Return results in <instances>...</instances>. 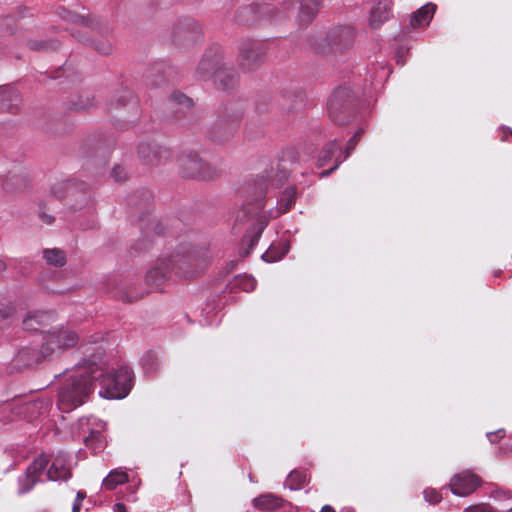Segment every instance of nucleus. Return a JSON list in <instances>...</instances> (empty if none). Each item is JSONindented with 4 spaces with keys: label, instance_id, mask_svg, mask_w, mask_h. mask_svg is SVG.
<instances>
[{
    "label": "nucleus",
    "instance_id": "24",
    "mask_svg": "<svg viewBox=\"0 0 512 512\" xmlns=\"http://www.w3.org/2000/svg\"><path fill=\"white\" fill-rule=\"evenodd\" d=\"M391 5L388 2H378L371 10L370 25L377 29L390 17Z\"/></svg>",
    "mask_w": 512,
    "mask_h": 512
},
{
    "label": "nucleus",
    "instance_id": "10",
    "mask_svg": "<svg viewBox=\"0 0 512 512\" xmlns=\"http://www.w3.org/2000/svg\"><path fill=\"white\" fill-rule=\"evenodd\" d=\"M78 430V436L82 437L87 448L94 453L101 451L105 447L104 436L102 430L105 423L94 417L80 418L75 425Z\"/></svg>",
    "mask_w": 512,
    "mask_h": 512
},
{
    "label": "nucleus",
    "instance_id": "50",
    "mask_svg": "<svg viewBox=\"0 0 512 512\" xmlns=\"http://www.w3.org/2000/svg\"><path fill=\"white\" fill-rule=\"evenodd\" d=\"M290 96L298 97L299 95H298V94H296V92H295V91L290 92V91H287V90H284V91H282V93H281V97H282L283 99L290 98Z\"/></svg>",
    "mask_w": 512,
    "mask_h": 512
},
{
    "label": "nucleus",
    "instance_id": "53",
    "mask_svg": "<svg viewBox=\"0 0 512 512\" xmlns=\"http://www.w3.org/2000/svg\"><path fill=\"white\" fill-rule=\"evenodd\" d=\"M320 512H335L334 508L330 505H325L322 507Z\"/></svg>",
    "mask_w": 512,
    "mask_h": 512
},
{
    "label": "nucleus",
    "instance_id": "23",
    "mask_svg": "<svg viewBox=\"0 0 512 512\" xmlns=\"http://www.w3.org/2000/svg\"><path fill=\"white\" fill-rule=\"evenodd\" d=\"M53 314L51 312L34 311L29 312L23 319V326L25 330L36 331L40 326L52 320Z\"/></svg>",
    "mask_w": 512,
    "mask_h": 512
},
{
    "label": "nucleus",
    "instance_id": "11",
    "mask_svg": "<svg viewBox=\"0 0 512 512\" xmlns=\"http://www.w3.org/2000/svg\"><path fill=\"white\" fill-rule=\"evenodd\" d=\"M266 56V45L263 41L244 39L238 46V64L244 71H249L262 63Z\"/></svg>",
    "mask_w": 512,
    "mask_h": 512
},
{
    "label": "nucleus",
    "instance_id": "60",
    "mask_svg": "<svg viewBox=\"0 0 512 512\" xmlns=\"http://www.w3.org/2000/svg\"><path fill=\"white\" fill-rule=\"evenodd\" d=\"M342 512H354L353 510H347V511H342Z\"/></svg>",
    "mask_w": 512,
    "mask_h": 512
},
{
    "label": "nucleus",
    "instance_id": "57",
    "mask_svg": "<svg viewBox=\"0 0 512 512\" xmlns=\"http://www.w3.org/2000/svg\"><path fill=\"white\" fill-rule=\"evenodd\" d=\"M396 57H397V63L403 65L404 61L401 60L400 56L397 55Z\"/></svg>",
    "mask_w": 512,
    "mask_h": 512
},
{
    "label": "nucleus",
    "instance_id": "4",
    "mask_svg": "<svg viewBox=\"0 0 512 512\" xmlns=\"http://www.w3.org/2000/svg\"><path fill=\"white\" fill-rule=\"evenodd\" d=\"M91 359L102 366L103 375L99 379H95L101 385L100 396L107 399L125 398L133 386V371L129 367L124 366L112 373H108L102 357L93 355Z\"/></svg>",
    "mask_w": 512,
    "mask_h": 512
},
{
    "label": "nucleus",
    "instance_id": "12",
    "mask_svg": "<svg viewBox=\"0 0 512 512\" xmlns=\"http://www.w3.org/2000/svg\"><path fill=\"white\" fill-rule=\"evenodd\" d=\"M283 6V12H286L294 3L289 1H282L276 3H263L251 6H246L238 10L237 20L241 23H253L257 19H263L264 17L276 18L275 11L278 10V5Z\"/></svg>",
    "mask_w": 512,
    "mask_h": 512
},
{
    "label": "nucleus",
    "instance_id": "44",
    "mask_svg": "<svg viewBox=\"0 0 512 512\" xmlns=\"http://www.w3.org/2000/svg\"><path fill=\"white\" fill-rule=\"evenodd\" d=\"M111 176L115 181L120 182L126 178V172H125L124 168L117 165L112 169Z\"/></svg>",
    "mask_w": 512,
    "mask_h": 512
},
{
    "label": "nucleus",
    "instance_id": "56",
    "mask_svg": "<svg viewBox=\"0 0 512 512\" xmlns=\"http://www.w3.org/2000/svg\"><path fill=\"white\" fill-rule=\"evenodd\" d=\"M5 269H6V265H5V263H4L2 260H0V274H1Z\"/></svg>",
    "mask_w": 512,
    "mask_h": 512
},
{
    "label": "nucleus",
    "instance_id": "25",
    "mask_svg": "<svg viewBox=\"0 0 512 512\" xmlns=\"http://www.w3.org/2000/svg\"><path fill=\"white\" fill-rule=\"evenodd\" d=\"M45 359L40 354V349L35 350L34 348H23L15 356L14 361L17 366H29L40 360Z\"/></svg>",
    "mask_w": 512,
    "mask_h": 512
},
{
    "label": "nucleus",
    "instance_id": "46",
    "mask_svg": "<svg viewBox=\"0 0 512 512\" xmlns=\"http://www.w3.org/2000/svg\"><path fill=\"white\" fill-rule=\"evenodd\" d=\"M67 186L68 184L66 182H61V183H58L56 185H54L52 188H51V193L57 197V198H61L64 194V192L66 191L67 189Z\"/></svg>",
    "mask_w": 512,
    "mask_h": 512
},
{
    "label": "nucleus",
    "instance_id": "49",
    "mask_svg": "<svg viewBox=\"0 0 512 512\" xmlns=\"http://www.w3.org/2000/svg\"><path fill=\"white\" fill-rule=\"evenodd\" d=\"M113 511L114 512H127L126 506L124 504H122V503H116L113 506Z\"/></svg>",
    "mask_w": 512,
    "mask_h": 512
},
{
    "label": "nucleus",
    "instance_id": "35",
    "mask_svg": "<svg viewBox=\"0 0 512 512\" xmlns=\"http://www.w3.org/2000/svg\"><path fill=\"white\" fill-rule=\"evenodd\" d=\"M338 151L339 144L337 140L328 142L323 148L322 155L318 158V166L322 167L326 165Z\"/></svg>",
    "mask_w": 512,
    "mask_h": 512
},
{
    "label": "nucleus",
    "instance_id": "34",
    "mask_svg": "<svg viewBox=\"0 0 512 512\" xmlns=\"http://www.w3.org/2000/svg\"><path fill=\"white\" fill-rule=\"evenodd\" d=\"M141 365L146 374H154L159 367L158 356L154 352H146L141 359Z\"/></svg>",
    "mask_w": 512,
    "mask_h": 512
},
{
    "label": "nucleus",
    "instance_id": "54",
    "mask_svg": "<svg viewBox=\"0 0 512 512\" xmlns=\"http://www.w3.org/2000/svg\"><path fill=\"white\" fill-rule=\"evenodd\" d=\"M75 38H77L79 41L81 42H85L87 39L80 33L78 34H73Z\"/></svg>",
    "mask_w": 512,
    "mask_h": 512
},
{
    "label": "nucleus",
    "instance_id": "31",
    "mask_svg": "<svg viewBox=\"0 0 512 512\" xmlns=\"http://www.w3.org/2000/svg\"><path fill=\"white\" fill-rule=\"evenodd\" d=\"M308 482V474L306 471L293 470L285 481V486L291 490H299Z\"/></svg>",
    "mask_w": 512,
    "mask_h": 512
},
{
    "label": "nucleus",
    "instance_id": "27",
    "mask_svg": "<svg viewBox=\"0 0 512 512\" xmlns=\"http://www.w3.org/2000/svg\"><path fill=\"white\" fill-rule=\"evenodd\" d=\"M219 66L216 60L205 54L198 64L196 73L200 79L213 78V73Z\"/></svg>",
    "mask_w": 512,
    "mask_h": 512
},
{
    "label": "nucleus",
    "instance_id": "58",
    "mask_svg": "<svg viewBox=\"0 0 512 512\" xmlns=\"http://www.w3.org/2000/svg\"><path fill=\"white\" fill-rule=\"evenodd\" d=\"M292 108H294V104L293 103L287 107L288 110H290Z\"/></svg>",
    "mask_w": 512,
    "mask_h": 512
},
{
    "label": "nucleus",
    "instance_id": "7",
    "mask_svg": "<svg viewBox=\"0 0 512 512\" xmlns=\"http://www.w3.org/2000/svg\"><path fill=\"white\" fill-rule=\"evenodd\" d=\"M179 167L182 175L187 178L210 180L219 176V169L205 162L197 152L182 153L179 158Z\"/></svg>",
    "mask_w": 512,
    "mask_h": 512
},
{
    "label": "nucleus",
    "instance_id": "14",
    "mask_svg": "<svg viewBox=\"0 0 512 512\" xmlns=\"http://www.w3.org/2000/svg\"><path fill=\"white\" fill-rule=\"evenodd\" d=\"M241 115L236 113L229 118L221 117L218 119L212 128L209 130L208 135L213 142L223 143L231 138L236 132Z\"/></svg>",
    "mask_w": 512,
    "mask_h": 512
},
{
    "label": "nucleus",
    "instance_id": "28",
    "mask_svg": "<svg viewBox=\"0 0 512 512\" xmlns=\"http://www.w3.org/2000/svg\"><path fill=\"white\" fill-rule=\"evenodd\" d=\"M323 0H303L300 4V20L309 22L316 15Z\"/></svg>",
    "mask_w": 512,
    "mask_h": 512
},
{
    "label": "nucleus",
    "instance_id": "41",
    "mask_svg": "<svg viewBox=\"0 0 512 512\" xmlns=\"http://www.w3.org/2000/svg\"><path fill=\"white\" fill-rule=\"evenodd\" d=\"M423 495L424 499L430 504H438L442 499L441 494L434 488H426Z\"/></svg>",
    "mask_w": 512,
    "mask_h": 512
},
{
    "label": "nucleus",
    "instance_id": "29",
    "mask_svg": "<svg viewBox=\"0 0 512 512\" xmlns=\"http://www.w3.org/2000/svg\"><path fill=\"white\" fill-rule=\"evenodd\" d=\"M289 250L287 243H281L278 245H271L268 250L262 254L261 258L268 263H273L281 260Z\"/></svg>",
    "mask_w": 512,
    "mask_h": 512
},
{
    "label": "nucleus",
    "instance_id": "2",
    "mask_svg": "<svg viewBox=\"0 0 512 512\" xmlns=\"http://www.w3.org/2000/svg\"><path fill=\"white\" fill-rule=\"evenodd\" d=\"M103 375L102 366L95 360L84 359L65 376L59 389L57 405L62 412H69L83 405L94 390L95 379Z\"/></svg>",
    "mask_w": 512,
    "mask_h": 512
},
{
    "label": "nucleus",
    "instance_id": "5",
    "mask_svg": "<svg viewBox=\"0 0 512 512\" xmlns=\"http://www.w3.org/2000/svg\"><path fill=\"white\" fill-rule=\"evenodd\" d=\"M80 342V334L68 325H59L42 332L40 354L44 358L61 356Z\"/></svg>",
    "mask_w": 512,
    "mask_h": 512
},
{
    "label": "nucleus",
    "instance_id": "19",
    "mask_svg": "<svg viewBox=\"0 0 512 512\" xmlns=\"http://www.w3.org/2000/svg\"><path fill=\"white\" fill-rule=\"evenodd\" d=\"M21 103L22 97L17 89L11 86L0 89V113L17 114Z\"/></svg>",
    "mask_w": 512,
    "mask_h": 512
},
{
    "label": "nucleus",
    "instance_id": "26",
    "mask_svg": "<svg viewBox=\"0 0 512 512\" xmlns=\"http://www.w3.org/2000/svg\"><path fill=\"white\" fill-rule=\"evenodd\" d=\"M358 141L356 139V137H351L347 143H346V148H345V151L342 152L340 149L338 151V154L337 156L335 157V164L333 167H331L329 170H326V171H322L319 176L320 178H324V177H327L329 176L333 171H335L339 165L342 163L343 160H346L350 154L352 153V151L355 149L356 145H357Z\"/></svg>",
    "mask_w": 512,
    "mask_h": 512
},
{
    "label": "nucleus",
    "instance_id": "3",
    "mask_svg": "<svg viewBox=\"0 0 512 512\" xmlns=\"http://www.w3.org/2000/svg\"><path fill=\"white\" fill-rule=\"evenodd\" d=\"M198 259L194 250L180 245L170 255H162L155 265L147 272L146 282L150 286H159L172 273L179 277L192 278L196 275Z\"/></svg>",
    "mask_w": 512,
    "mask_h": 512
},
{
    "label": "nucleus",
    "instance_id": "15",
    "mask_svg": "<svg viewBox=\"0 0 512 512\" xmlns=\"http://www.w3.org/2000/svg\"><path fill=\"white\" fill-rule=\"evenodd\" d=\"M202 36V29L193 19L179 21L173 30V41L178 45L195 43Z\"/></svg>",
    "mask_w": 512,
    "mask_h": 512
},
{
    "label": "nucleus",
    "instance_id": "55",
    "mask_svg": "<svg viewBox=\"0 0 512 512\" xmlns=\"http://www.w3.org/2000/svg\"><path fill=\"white\" fill-rule=\"evenodd\" d=\"M363 132H364L363 129H359L352 137H356L357 141H359Z\"/></svg>",
    "mask_w": 512,
    "mask_h": 512
},
{
    "label": "nucleus",
    "instance_id": "13",
    "mask_svg": "<svg viewBox=\"0 0 512 512\" xmlns=\"http://www.w3.org/2000/svg\"><path fill=\"white\" fill-rule=\"evenodd\" d=\"M47 464L48 460L44 455H40L34 459L27 467L25 474L18 478L19 494H25L32 490L34 485L40 480Z\"/></svg>",
    "mask_w": 512,
    "mask_h": 512
},
{
    "label": "nucleus",
    "instance_id": "43",
    "mask_svg": "<svg viewBox=\"0 0 512 512\" xmlns=\"http://www.w3.org/2000/svg\"><path fill=\"white\" fill-rule=\"evenodd\" d=\"M464 512H495L493 508L487 504H477L467 507Z\"/></svg>",
    "mask_w": 512,
    "mask_h": 512
},
{
    "label": "nucleus",
    "instance_id": "52",
    "mask_svg": "<svg viewBox=\"0 0 512 512\" xmlns=\"http://www.w3.org/2000/svg\"><path fill=\"white\" fill-rule=\"evenodd\" d=\"M42 220L47 223V224H52L53 221H54V218L50 215H46V214H43L42 215Z\"/></svg>",
    "mask_w": 512,
    "mask_h": 512
},
{
    "label": "nucleus",
    "instance_id": "42",
    "mask_svg": "<svg viewBox=\"0 0 512 512\" xmlns=\"http://www.w3.org/2000/svg\"><path fill=\"white\" fill-rule=\"evenodd\" d=\"M171 100L185 107H190L192 105V100L180 92L173 93L171 95Z\"/></svg>",
    "mask_w": 512,
    "mask_h": 512
},
{
    "label": "nucleus",
    "instance_id": "40",
    "mask_svg": "<svg viewBox=\"0 0 512 512\" xmlns=\"http://www.w3.org/2000/svg\"><path fill=\"white\" fill-rule=\"evenodd\" d=\"M94 49L102 55H109L113 51L112 44L105 39H100L93 42Z\"/></svg>",
    "mask_w": 512,
    "mask_h": 512
},
{
    "label": "nucleus",
    "instance_id": "18",
    "mask_svg": "<svg viewBox=\"0 0 512 512\" xmlns=\"http://www.w3.org/2000/svg\"><path fill=\"white\" fill-rule=\"evenodd\" d=\"M47 479L51 481H66L71 477L69 457L67 454L58 453L47 470Z\"/></svg>",
    "mask_w": 512,
    "mask_h": 512
},
{
    "label": "nucleus",
    "instance_id": "9",
    "mask_svg": "<svg viewBox=\"0 0 512 512\" xmlns=\"http://www.w3.org/2000/svg\"><path fill=\"white\" fill-rule=\"evenodd\" d=\"M353 102L354 100L349 88H337L332 93L327 103L330 119L339 125H344L350 122L352 118L351 112Z\"/></svg>",
    "mask_w": 512,
    "mask_h": 512
},
{
    "label": "nucleus",
    "instance_id": "8",
    "mask_svg": "<svg viewBox=\"0 0 512 512\" xmlns=\"http://www.w3.org/2000/svg\"><path fill=\"white\" fill-rule=\"evenodd\" d=\"M52 406V400L49 398H38L31 401L14 400L6 403L2 407L4 413L10 412L12 416L9 421H13L17 417H23L28 421H34L36 418L47 414Z\"/></svg>",
    "mask_w": 512,
    "mask_h": 512
},
{
    "label": "nucleus",
    "instance_id": "22",
    "mask_svg": "<svg viewBox=\"0 0 512 512\" xmlns=\"http://www.w3.org/2000/svg\"><path fill=\"white\" fill-rule=\"evenodd\" d=\"M436 11V5L427 3L420 7L411 17V25L414 28L425 27L431 22Z\"/></svg>",
    "mask_w": 512,
    "mask_h": 512
},
{
    "label": "nucleus",
    "instance_id": "36",
    "mask_svg": "<svg viewBox=\"0 0 512 512\" xmlns=\"http://www.w3.org/2000/svg\"><path fill=\"white\" fill-rule=\"evenodd\" d=\"M15 309L12 306L0 308V329L9 327L14 319Z\"/></svg>",
    "mask_w": 512,
    "mask_h": 512
},
{
    "label": "nucleus",
    "instance_id": "39",
    "mask_svg": "<svg viewBox=\"0 0 512 512\" xmlns=\"http://www.w3.org/2000/svg\"><path fill=\"white\" fill-rule=\"evenodd\" d=\"M29 48L32 50L40 51V50H49V49H56L57 43L53 41H29L28 42Z\"/></svg>",
    "mask_w": 512,
    "mask_h": 512
},
{
    "label": "nucleus",
    "instance_id": "17",
    "mask_svg": "<svg viewBox=\"0 0 512 512\" xmlns=\"http://www.w3.org/2000/svg\"><path fill=\"white\" fill-rule=\"evenodd\" d=\"M138 155L146 164L160 165L169 158L170 151L155 143L142 142L138 145Z\"/></svg>",
    "mask_w": 512,
    "mask_h": 512
},
{
    "label": "nucleus",
    "instance_id": "21",
    "mask_svg": "<svg viewBox=\"0 0 512 512\" xmlns=\"http://www.w3.org/2000/svg\"><path fill=\"white\" fill-rule=\"evenodd\" d=\"M59 15L63 19H65L73 24L81 25V26L88 27L91 29H95L99 25V19L90 14H75V13H72V12L66 10L65 8H61Z\"/></svg>",
    "mask_w": 512,
    "mask_h": 512
},
{
    "label": "nucleus",
    "instance_id": "16",
    "mask_svg": "<svg viewBox=\"0 0 512 512\" xmlns=\"http://www.w3.org/2000/svg\"><path fill=\"white\" fill-rule=\"evenodd\" d=\"M480 478L470 471L453 476L450 481L451 492L457 496H468L480 485Z\"/></svg>",
    "mask_w": 512,
    "mask_h": 512
},
{
    "label": "nucleus",
    "instance_id": "48",
    "mask_svg": "<svg viewBox=\"0 0 512 512\" xmlns=\"http://www.w3.org/2000/svg\"><path fill=\"white\" fill-rule=\"evenodd\" d=\"M152 229L155 231L156 234L160 235L165 232V228L161 223H155L153 224Z\"/></svg>",
    "mask_w": 512,
    "mask_h": 512
},
{
    "label": "nucleus",
    "instance_id": "37",
    "mask_svg": "<svg viewBox=\"0 0 512 512\" xmlns=\"http://www.w3.org/2000/svg\"><path fill=\"white\" fill-rule=\"evenodd\" d=\"M235 285L246 292H251L256 287V280L250 275L238 276L235 280Z\"/></svg>",
    "mask_w": 512,
    "mask_h": 512
},
{
    "label": "nucleus",
    "instance_id": "61",
    "mask_svg": "<svg viewBox=\"0 0 512 512\" xmlns=\"http://www.w3.org/2000/svg\"><path fill=\"white\" fill-rule=\"evenodd\" d=\"M507 512H512V508H511V509H509Z\"/></svg>",
    "mask_w": 512,
    "mask_h": 512
},
{
    "label": "nucleus",
    "instance_id": "6",
    "mask_svg": "<svg viewBox=\"0 0 512 512\" xmlns=\"http://www.w3.org/2000/svg\"><path fill=\"white\" fill-rule=\"evenodd\" d=\"M354 38L355 32L351 27L338 26L318 38L315 50L322 54H341L352 47Z\"/></svg>",
    "mask_w": 512,
    "mask_h": 512
},
{
    "label": "nucleus",
    "instance_id": "20",
    "mask_svg": "<svg viewBox=\"0 0 512 512\" xmlns=\"http://www.w3.org/2000/svg\"><path fill=\"white\" fill-rule=\"evenodd\" d=\"M213 80L221 89L228 91L236 85L237 74L234 69L223 64L214 71Z\"/></svg>",
    "mask_w": 512,
    "mask_h": 512
},
{
    "label": "nucleus",
    "instance_id": "45",
    "mask_svg": "<svg viewBox=\"0 0 512 512\" xmlns=\"http://www.w3.org/2000/svg\"><path fill=\"white\" fill-rule=\"evenodd\" d=\"M86 497L84 491H78L74 503L72 505V512H80L83 500Z\"/></svg>",
    "mask_w": 512,
    "mask_h": 512
},
{
    "label": "nucleus",
    "instance_id": "33",
    "mask_svg": "<svg viewBox=\"0 0 512 512\" xmlns=\"http://www.w3.org/2000/svg\"><path fill=\"white\" fill-rule=\"evenodd\" d=\"M282 499L271 494L261 495L253 500L255 507L265 509H275L281 506Z\"/></svg>",
    "mask_w": 512,
    "mask_h": 512
},
{
    "label": "nucleus",
    "instance_id": "1",
    "mask_svg": "<svg viewBox=\"0 0 512 512\" xmlns=\"http://www.w3.org/2000/svg\"><path fill=\"white\" fill-rule=\"evenodd\" d=\"M255 185L257 189L255 201L243 204L242 208L237 212L235 219V223L237 225L246 221H251V227L244 236V241L248 243V248L240 250V255L242 257H247L251 250L256 246L262 232L268 224L269 219L276 218L281 214L288 212L296 199L295 188L289 187L283 191L280 199L278 200L276 211L269 210L267 211L268 216L262 215L261 213L264 208V194L268 186L262 177Z\"/></svg>",
    "mask_w": 512,
    "mask_h": 512
},
{
    "label": "nucleus",
    "instance_id": "38",
    "mask_svg": "<svg viewBox=\"0 0 512 512\" xmlns=\"http://www.w3.org/2000/svg\"><path fill=\"white\" fill-rule=\"evenodd\" d=\"M299 160L300 156L298 151L295 148H288L283 152L281 162L283 163V167H285V163H290L293 165L298 163Z\"/></svg>",
    "mask_w": 512,
    "mask_h": 512
},
{
    "label": "nucleus",
    "instance_id": "59",
    "mask_svg": "<svg viewBox=\"0 0 512 512\" xmlns=\"http://www.w3.org/2000/svg\"><path fill=\"white\" fill-rule=\"evenodd\" d=\"M151 198L150 195H146V200H149Z\"/></svg>",
    "mask_w": 512,
    "mask_h": 512
},
{
    "label": "nucleus",
    "instance_id": "30",
    "mask_svg": "<svg viewBox=\"0 0 512 512\" xmlns=\"http://www.w3.org/2000/svg\"><path fill=\"white\" fill-rule=\"evenodd\" d=\"M128 481V475L125 471L115 469L103 479L102 485L107 490H114L118 485Z\"/></svg>",
    "mask_w": 512,
    "mask_h": 512
},
{
    "label": "nucleus",
    "instance_id": "51",
    "mask_svg": "<svg viewBox=\"0 0 512 512\" xmlns=\"http://www.w3.org/2000/svg\"><path fill=\"white\" fill-rule=\"evenodd\" d=\"M502 131H503V135L501 136V140H502V141H505V140H506V136H507V134L512 135V129H511V128H509V127H503V128H502Z\"/></svg>",
    "mask_w": 512,
    "mask_h": 512
},
{
    "label": "nucleus",
    "instance_id": "32",
    "mask_svg": "<svg viewBox=\"0 0 512 512\" xmlns=\"http://www.w3.org/2000/svg\"><path fill=\"white\" fill-rule=\"evenodd\" d=\"M43 258L49 265L62 267L66 264V255L64 251L58 248L43 250Z\"/></svg>",
    "mask_w": 512,
    "mask_h": 512
},
{
    "label": "nucleus",
    "instance_id": "47",
    "mask_svg": "<svg viewBox=\"0 0 512 512\" xmlns=\"http://www.w3.org/2000/svg\"><path fill=\"white\" fill-rule=\"evenodd\" d=\"M505 435V430L504 429H499L497 431H494V432H488L487 433V438L488 440L491 442V443H496L498 442L502 437H504Z\"/></svg>",
    "mask_w": 512,
    "mask_h": 512
}]
</instances>
